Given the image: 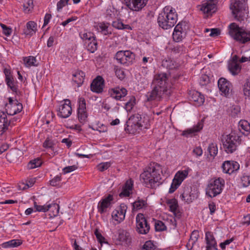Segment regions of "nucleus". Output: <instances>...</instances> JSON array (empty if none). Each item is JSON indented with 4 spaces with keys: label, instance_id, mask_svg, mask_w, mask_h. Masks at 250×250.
<instances>
[{
    "label": "nucleus",
    "instance_id": "obj_51",
    "mask_svg": "<svg viewBox=\"0 0 250 250\" xmlns=\"http://www.w3.org/2000/svg\"><path fill=\"white\" fill-rule=\"evenodd\" d=\"M181 184L175 180L174 178H173L172 180V182L171 184L170 188L169 189V193H172L174 192L180 186Z\"/></svg>",
    "mask_w": 250,
    "mask_h": 250
},
{
    "label": "nucleus",
    "instance_id": "obj_50",
    "mask_svg": "<svg viewBox=\"0 0 250 250\" xmlns=\"http://www.w3.org/2000/svg\"><path fill=\"white\" fill-rule=\"evenodd\" d=\"M23 9L25 12H29L33 8V0H26L23 5Z\"/></svg>",
    "mask_w": 250,
    "mask_h": 250
},
{
    "label": "nucleus",
    "instance_id": "obj_48",
    "mask_svg": "<svg viewBox=\"0 0 250 250\" xmlns=\"http://www.w3.org/2000/svg\"><path fill=\"white\" fill-rule=\"evenodd\" d=\"M155 229L156 231H161L166 230L167 227L162 221L158 220L155 223Z\"/></svg>",
    "mask_w": 250,
    "mask_h": 250
},
{
    "label": "nucleus",
    "instance_id": "obj_49",
    "mask_svg": "<svg viewBox=\"0 0 250 250\" xmlns=\"http://www.w3.org/2000/svg\"><path fill=\"white\" fill-rule=\"evenodd\" d=\"M199 236V234L198 231L194 230L190 235L189 242H190L192 245H194L197 242Z\"/></svg>",
    "mask_w": 250,
    "mask_h": 250
},
{
    "label": "nucleus",
    "instance_id": "obj_42",
    "mask_svg": "<svg viewBox=\"0 0 250 250\" xmlns=\"http://www.w3.org/2000/svg\"><path fill=\"white\" fill-rule=\"evenodd\" d=\"M114 70L116 77L121 80L124 79L125 75L124 70L118 66H115Z\"/></svg>",
    "mask_w": 250,
    "mask_h": 250
},
{
    "label": "nucleus",
    "instance_id": "obj_27",
    "mask_svg": "<svg viewBox=\"0 0 250 250\" xmlns=\"http://www.w3.org/2000/svg\"><path fill=\"white\" fill-rule=\"evenodd\" d=\"M108 23H105L104 22H99L94 25L95 28L99 32H100L104 35H108L111 34V31L109 29Z\"/></svg>",
    "mask_w": 250,
    "mask_h": 250
},
{
    "label": "nucleus",
    "instance_id": "obj_13",
    "mask_svg": "<svg viewBox=\"0 0 250 250\" xmlns=\"http://www.w3.org/2000/svg\"><path fill=\"white\" fill-rule=\"evenodd\" d=\"M113 200V196L111 194L103 198L98 203L97 209L98 212L102 214L108 211L112 207V201Z\"/></svg>",
    "mask_w": 250,
    "mask_h": 250
},
{
    "label": "nucleus",
    "instance_id": "obj_47",
    "mask_svg": "<svg viewBox=\"0 0 250 250\" xmlns=\"http://www.w3.org/2000/svg\"><path fill=\"white\" fill-rule=\"evenodd\" d=\"M135 99L134 97H132L125 105V109L127 112H130L133 107L135 104Z\"/></svg>",
    "mask_w": 250,
    "mask_h": 250
},
{
    "label": "nucleus",
    "instance_id": "obj_20",
    "mask_svg": "<svg viewBox=\"0 0 250 250\" xmlns=\"http://www.w3.org/2000/svg\"><path fill=\"white\" fill-rule=\"evenodd\" d=\"M127 93V90L124 87H116L108 90V94L113 98L119 100L125 97Z\"/></svg>",
    "mask_w": 250,
    "mask_h": 250
},
{
    "label": "nucleus",
    "instance_id": "obj_1",
    "mask_svg": "<svg viewBox=\"0 0 250 250\" xmlns=\"http://www.w3.org/2000/svg\"><path fill=\"white\" fill-rule=\"evenodd\" d=\"M152 83L154 85L152 90L146 95L147 101H159L164 94L167 96L170 94L172 83L169 82L168 75L166 73L156 74Z\"/></svg>",
    "mask_w": 250,
    "mask_h": 250
},
{
    "label": "nucleus",
    "instance_id": "obj_6",
    "mask_svg": "<svg viewBox=\"0 0 250 250\" xmlns=\"http://www.w3.org/2000/svg\"><path fill=\"white\" fill-rule=\"evenodd\" d=\"M229 34L235 41L241 43L250 42V31L240 27L236 23L229 25Z\"/></svg>",
    "mask_w": 250,
    "mask_h": 250
},
{
    "label": "nucleus",
    "instance_id": "obj_30",
    "mask_svg": "<svg viewBox=\"0 0 250 250\" xmlns=\"http://www.w3.org/2000/svg\"><path fill=\"white\" fill-rule=\"evenodd\" d=\"M84 46L89 52L94 53L98 48V43L96 38H94L89 41H85Z\"/></svg>",
    "mask_w": 250,
    "mask_h": 250
},
{
    "label": "nucleus",
    "instance_id": "obj_32",
    "mask_svg": "<svg viewBox=\"0 0 250 250\" xmlns=\"http://www.w3.org/2000/svg\"><path fill=\"white\" fill-rule=\"evenodd\" d=\"M190 170L189 168H187L186 169L178 171L175 174L174 178L181 184L184 179L188 176Z\"/></svg>",
    "mask_w": 250,
    "mask_h": 250
},
{
    "label": "nucleus",
    "instance_id": "obj_58",
    "mask_svg": "<svg viewBox=\"0 0 250 250\" xmlns=\"http://www.w3.org/2000/svg\"><path fill=\"white\" fill-rule=\"evenodd\" d=\"M61 175H57L50 181V184L52 186H57L59 185V182L61 181Z\"/></svg>",
    "mask_w": 250,
    "mask_h": 250
},
{
    "label": "nucleus",
    "instance_id": "obj_11",
    "mask_svg": "<svg viewBox=\"0 0 250 250\" xmlns=\"http://www.w3.org/2000/svg\"><path fill=\"white\" fill-rule=\"evenodd\" d=\"M136 231L140 234H146L150 229V226L146 219L142 213H139L136 217Z\"/></svg>",
    "mask_w": 250,
    "mask_h": 250
},
{
    "label": "nucleus",
    "instance_id": "obj_12",
    "mask_svg": "<svg viewBox=\"0 0 250 250\" xmlns=\"http://www.w3.org/2000/svg\"><path fill=\"white\" fill-rule=\"evenodd\" d=\"M77 116L80 122L83 124L87 121L88 113L86 107V101L84 98L80 97L78 102Z\"/></svg>",
    "mask_w": 250,
    "mask_h": 250
},
{
    "label": "nucleus",
    "instance_id": "obj_15",
    "mask_svg": "<svg viewBox=\"0 0 250 250\" xmlns=\"http://www.w3.org/2000/svg\"><path fill=\"white\" fill-rule=\"evenodd\" d=\"M218 0H209L199 5V9L204 14H211L217 10Z\"/></svg>",
    "mask_w": 250,
    "mask_h": 250
},
{
    "label": "nucleus",
    "instance_id": "obj_62",
    "mask_svg": "<svg viewBox=\"0 0 250 250\" xmlns=\"http://www.w3.org/2000/svg\"><path fill=\"white\" fill-rule=\"evenodd\" d=\"M94 234L99 241V242L101 243L104 242V238L102 236L100 232L99 231L98 229H96L94 231Z\"/></svg>",
    "mask_w": 250,
    "mask_h": 250
},
{
    "label": "nucleus",
    "instance_id": "obj_8",
    "mask_svg": "<svg viewBox=\"0 0 250 250\" xmlns=\"http://www.w3.org/2000/svg\"><path fill=\"white\" fill-rule=\"evenodd\" d=\"M224 185V181L219 178L210 181L206 188V194L210 197H214L222 192Z\"/></svg>",
    "mask_w": 250,
    "mask_h": 250
},
{
    "label": "nucleus",
    "instance_id": "obj_19",
    "mask_svg": "<svg viewBox=\"0 0 250 250\" xmlns=\"http://www.w3.org/2000/svg\"><path fill=\"white\" fill-rule=\"evenodd\" d=\"M239 164L236 161H226L222 165L223 171L227 174H230L239 169Z\"/></svg>",
    "mask_w": 250,
    "mask_h": 250
},
{
    "label": "nucleus",
    "instance_id": "obj_35",
    "mask_svg": "<svg viewBox=\"0 0 250 250\" xmlns=\"http://www.w3.org/2000/svg\"><path fill=\"white\" fill-rule=\"evenodd\" d=\"M146 201L138 198L132 203V210L137 211L146 207Z\"/></svg>",
    "mask_w": 250,
    "mask_h": 250
},
{
    "label": "nucleus",
    "instance_id": "obj_3",
    "mask_svg": "<svg viewBox=\"0 0 250 250\" xmlns=\"http://www.w3.org/2000/svg\"><path fill=\"white\" fill-rule=\"evenodd\" d=\"M127 129L130 133L135 134L150 126L148 117L145 115L135 114L130 117L126 122Z\"/></svg>",
    "mask_w": 250,
    "mask_h": 250
},
{
    "label": "nucleus",
    "instance_id": "obj_53",
    "mask_svg": "<svg viewBox=\"0 0 250 250\" xmlns=\"http://www.w3.org/2000/svg\"><path fill=\"white\" fill-rule=\"evenodd\" d=\"M210 31V33L209 34V36L212 37H215L218 36H219L220 34V29L218 28H212L210 30L208 29H206L205 32H209Z\"/></svg>",
    "mask_w": 250,
    "mask_h": 250
},
{
    "label": "nucleus",
    "instance_id": "obj_39",
    "mask_svg": "<svg viewBox=\"0 0 250 250\" xmlns=\"http://www.w3.org/2000/svg\"><path fill=\"white\" fill-rule=\"evenodd\" d=\"M21 242L19 240L13 239L2 244L3 248H14L19 246Z\"/></svg>",
    "mask_w": 250,
    "mask_h": 250
},
{
    "label": "nucleus",
    "instance_id": "obj_61",
    "mask_svg": "<svg viewBox=\"0 0 250 250\" xmlns=\"http://www.w3.org/2000/svg\"><path fill=\"white\" fill-rule=\"evenodd\" d=\"M112 25L113 27L118 29H122L124 28V23L119 20L113 21Z\"/></svg>",
    "mask_w": 250,
    "mask_h": 250
},
{
    "label": "nucleus",
    "instance_id": "obj_45",
    "mask_svg": "<svg viewBox=\"0 0 250 250\" xmlns=\"http://www.w3.org/2000/svg\"><path fill=\"white\" fill-rule=\"evenodd\" d=\"M23 62L26 67H30L34 65L36 62V58L33 56H29L23 58Z\"/></svg>",
    "mask_w": 250,
    "mask_h": 250
},
{
    "label": "nucleus",
    "instance_id": "obj_2",
    "mask_svg": "<svg viewBox=\"0 0 250 250\" xmlns=\"http://www.w3.org/2000/svg\"><path fill=\"white\" fill-rule=\"evenodd\" d=\"M161 172L162 168L159 164L151 163L140 175L141 180L146 187L152 188H155L161 183Z\"/></svg>",
    "mask_w": 250,
    "mask_h": 250
},
{
    "label": "nucleus",
    "instance_id": "obj_23",
    "mask_svg": "<svg viewBox=\"0 0 250 250\" xmlns=\"http://www.w3.org/2000/svg\"><path fill=\"white\" fill-rule=\"evenodd\" d=\"M104 80L102 77L97 76L91 84V89L96 93H101L103 90Z\"/></svg>",
    "mask_w": 250,
    "mask_h": 250
},
{
    "label": "nucleus",
    "instance_id": "obj_43",
    "mask_svg": "<svg viewBox=\"0 0 250 250\" xmlns=\"http://www.w3.org/2000/svg\"><path fill=\"white\" fill-rule=\"evenodd\" d=\"M35 182V180L34 179H30V180L26 181V184H24V183H20L19 185V188L21 189L24 190L32 187Z\"/></svg>",
    "mask_w": 250,
    "mask_h": 250
},
{
    "label": "nucleus",
    "instance_id": "obj_37",
    "mask_svg": "<svg viewBox=\"0 0 250 250\" xmlns=\"http://www.w3.org/2000/svg\"><path fill=\"white\" fill-rule=\"evenodd\" d=\"M9 125L8 123L7 116L3 114L0 116V132H4Z\"/></svg>",
    "mask_w": 250,
    "mask_h": 250
},
{
    "label": "nucleus",
    "instance_id": "obj_59",
    "mask_svg": "<svg viewBox=\"0 0 250 250\" xmlns=\"http://www.w3.org/2000/svg\"><path fill=\"white\" fill-rule=\"evenodd\" d=\"M54 143L51 140L47 139L43 143V146L45 148H50L54 150Z\"/></svg>",
    "mask_w": 250,
    "mask_h": 250
},
{
    "label": "nucleus",
    "instance_id": "obj_55",
    "mask_svg": "<svg viewBox=\"0 0 250 250\" xmlns=\"http://www.w3.org/2000/svg\"><path fill=\"white\" fill-rule=\"evenodd\" d=\"M241 183L244 187H247L250 185V176L243 175L241 177Z\"/></svg>",
    "mask_w": 250,
    "mask_h": 250
},
{
    "label": "nucleus",
    "instance_id": "obj_4",
    "mask_svg": "<svg viewBox=\"0 0 250 250\" xmlns=\"http://www.w3.org/2000/svg\"><path fill=\"white\" fill-rule=\"evenodd\" d=\"M177 21V14L176 11L170 6L164 7L157 18L159 26L164 29H168L173 27Z\"/></svg>",
    "mask_w": 250,
    "mask_h": 250
},
{
    "label": "nucleus",
    "instance_id": "obj_34",
    "mask_svg": "<svg viewBox=\"0 0 250 250\" xmlns=\"http://www.w3.org/2000/svg\"><path fill=\"white\" fill-rule=\"evenodd\" d=\"M192 100L196 103L197 105H201L205 101V98L201 93L194 91L192 94Z\"/></svg>",
    "mask_w": 250,
    "mask_h": 250
},
{
    "label": "nucleus",
    "instance_id": "obj_56",
    "mask_svg": "<svg viewBox=\"0 0 250 250\" xmlns=\"http://www.w3.org/2000/svg\"><path fill=\"white\" fill-rule=\"evenodd\" d=\"M209 82V78L207 75H202L200 78L199 83L202 85H206Z\"/></svg>",
    "mask_w": 250,
    "mask_h": 250
},
{
    "label": "nucleus",
    "instance_id": "obj_18",
    "mask_svg": "<svg viewBox=\"0 0 250 250\" xmlns=\"http://www.w3.org/2000/svg\"><path fill=\"white\" fill-rule=\"evenodd\" d=\"M64 101V103L60 105L58 115L62 118H66L71 114L72 108L69 100L65 99Z\"/></svg>",
    "mask_w": 250,
    "mask_h": 250
},
{
    "label": "nucleus",
    "instance_id": "obj_60",
    "mask_svg": "<svg viewBox=\"0 0 250 250\" xmlns=\"http://www.w3.org/2000/svg\"><path fill=\"white\" fill-rule=\"evenodd\" d=\"M77 168L78 166L76 165L68 166L64 167L62 169V171L64 174H66L77 169Z\"/></svg>",
    "mask_w": 250,
    "mask_h": 250
},
{
    "label": "nucleus",
    "instance_id": "obj_9",
    "mask_svg": "<svg viewBox=\"0 0 250 250\" xmlns=\"http://www.w3.org/2000/svg\"><path fill=\"white\" fill-rule=\"evenodd\" d=\"M114 58L118 63L128 66L133 63L135 59V54L129 50H121L116 53Z\"/></svg>",
    "mask_w": 250,
    "mask_h": 250
},
{
    "label": "nucleus",
    "instance_id": "obj_10",
    "mask_svg": "<svg viewBox=\"0 0 250 250\" xmlns=\"http://www.w3.org/2000/svg\"><path fill=\"white\" fill-rule=\"evenodd\" d=\"M188 25L186 21L178 23L174 28L172 34L173 40L176 42L182 41L186 36Z\"/></svg>",
    "mask_w": 250,
    "mask_h": 250
},
{
    "label": "nucleus",
    "instance_id": "obj_31",
    "mask_svg": "<svg viewBox=\"0 0 250 250\" xmlns=\"http://www.w3.org/2000/svg\"><path fill=\"white\" fill-rule=\"evenodd\" d=\"M228 69L230 73L233 75H238L241 69V66L238 62H229Z\"/></svg>",
    "mask_w": 250,
    "mask_h": 250
},
{
    "label": "nucleus",
    "instance_id": "obj_29",
    "mask_svg": "<svg viewBox=\"0 0 250 250\" xmlns=\"http://www.w3.org/2000/svg\"><path fill=\"white\" fill-rule=\"evenodd\" d=\"M84 77V73L82 71L79 70L73 75V81L78 87H79L83 83Z\"/></svg>",
    "mask_w": 250,
    "mask_h": 250
},
{
    "label": "nucleus",
    "instance_id": "obj_14",
    "mask_svg": "<svg viewBox=\"0 0 250 250\" xmlns=\"http://www.w3.org/2000/svg\"><path fill=\"white\" fill-rule=\"evenodd\" d=\"M127 208V206L124 203H122L112 212V218L118 223H121L125 218Z\"/></svg>",
    "mask_w": 250,
    "mask_h": 250
},
{
    "label": "nucleus",
    "instance_id": "obj_54",
    "mask_svg": "<svg viewBox=\"0 0 250 250\" xmlns=\"http://www.w3.org/2000/svg\"><path fill=\"white\" fill-rule=\"evenodd\" d=\"M110 166V163L109 162L102 163L97 166L98 169L100 171H104L106 170Z\"/></svg>",
    "mask_w": 250,
    "mask_h": 250
},
{
    "label": "nucleus",
    "instance_id": "obj_46",
    "mask_svg": "<svg viewBox=\"0 0 250 250\" xmlns=\"http://www.w3.org/2000/svg\"><path fill=\"white\" fill-rule=\"evenodd\" d=\"M42 164V162L40 159H35L31 161L27 165L28 168L33 169L40 167Z\"/></svg>",
    "mask_w": 250,
    "mask_h": 250
},
{
    "label": "nucleus",
    "instance_id": "obj_22",
    "mask_svg": "<svg viewBox=\"0 0 250 250\" xmlns=\"http://www.w3.org/2000/svg\"><path fill=\"white\" fill-rule=\"evenodd\" d=\"M204 126V122L203 120L199 121L197 125L193 127L183 131L182 135L186 137H191L200 130H201Z\"/></svg>",
    "mask_w": 250,
    "mask_h": 250
},
{
    "label": "nucleus",
    "instance_id": "obj_33",
    "mask_svg": "<svg viewBox=\"0 0 250 250\" xmlns=\"http://www.w3.org/2000/svg\"><path fill=\"white\" fill-rule=\"evenodd\" d=\"M37 30V24L33 21H30L26 23V27L24 33L27 35L32 36L35 33Z\"/></svg>",
    "mask_w": 250,
    "mask_h": 250
},
{
    "label": "nucleus",
    "instance_id": "obj_38",
    "mask_svg": "<svg viewBox=\"0 0 250 250\" xmlns=\"http://www.w3.org/2000/svg\"><path fill=\"white\" fill-rule=\"evenodd\" d=\"M166 203L169 207L170 211L175 213L178 207V202L175 198L167 199Z\"/></svg>",
    "mask_w": 250,
    "mask_h": 250
},
{
    "label": "nucleus",
    "instance_id": "obj_21",
    "mask_svg": "<svg viewBox=\"0 0 250 250\" xmlns=\"http://www.w3.org/2000/svg\"><path fill=\"white\" fill-rule=\"evenodd\" d=\"M117 240L119 244L127 245L131 242V237L129 233L125 230L120 229L118 230Z\"/></svg>",
    "mask_w": 250,
    "mask_h": 250
},
{
    "label": "nucleus",
    "instance_id": "obj_57",
    "mask_svg": "<svg viewBox=\"0 0 250 250\" xmlns=\"http://www.w3.org/2000/svg\"><path fill=\"white\" fill-rule=\"evenodd\" d=\"M181 199L186 201L188 203H189L192 202V199L191 196L188 195V192L184 191L182 195L180 196Z\"/></svg>",
    "mask_w": 250,
    "mask_h": 250
},
{
    "label": "nucleus",
    "instance_id": "obj_63",
    "mask_svg": "<svg viewBox=\"0 0 250 250\" xmlns=\"http://www.w3.org/2000/svg\"><path fill=\"white\" fill-rule=\"evenodd\" d=\"M67 3L64 0H60L57 4V10L60 11L63 7H64Z\"/></svg>",
    "mask_w": 250,
    "mask_h": 250
},
{
    "label": "nucleus",
    "instance_id": "obj_36",
    "mask_svg": "<svg viewBox=\"0 0 250 250\" xmlns=\"http://www.w3.org/2000/svg\"><path fill=\"white\" fill-rule=\"evenodd\" d=\"M206 240L208 245L212 246L216 250L217 243L211 232L208 231L206 233Z\"/></svg>",
    "mask_w": 250,
    "mask_h": 250
},
{
    "label": "nucleus",
    "instance_id": "obj_5",
    "mask_svg": "<svg viewBox=\"0 0 250 250\" xmlns=\"http://www.w3.org/2000/svg\"><path fill=\"white\" fill-rule=\"evenodd\" d=\"M242 134L244 133H237L232 131L229 134L225 136L222 139L223 148L227 153L234 152L238 146L241 143Z\"/></svg>",
    "mask_w": 250,
    "mask_h": 250
},
{
    "label": "nucleus",
    "instance_id": "obj_25",
    "mask_svg": "<svg viewBox=\"0 0 250 250\" xmlns=\"http://www.w3.org/2000/svg\"><path fill=\"white\" fill-rule=\"evenodd\" d=\"M34 207L37 211L46 212L49 210V208H54L56 210L55 212L54 213L53 216H57L59 211V206L57 204H53L52 205H48L47 206H40L38 205L36 202H34Z\"/></svg>",
    "mask_w": 250,
    "mask_h": 250
},
{
    "label": "nucleus",
    "instance_id": "obj_16",
    "mask_svg": "<svg viewBox=\"0 0 250 250\" xmlns=\"http://www.w3.org/2000/svg\"><path fill=\"white\" fill-rule=\"evenodd\" d=\"M126 6L133 11H141L147 4L148 0H124Z\"/></svg>",
    "mask_w": 250,
    "mask_h": 250
},
{
    "label": "nucleus",
    "instance_id": "obj_44",
    "mask_svg": "<svg viewBox=\"0 0 250 250\" xmlns=\"http://www.w3.org/2000/svg\"><path fill=\"white\" fill-rule=\"evenodd\" d=\"M208 150L210 155L214 157L217 155L218 152L217 146L214 144L211 143L208 146Z\"/></svg>",
    "mask_w": 250,
    "mask_h": 250
},
{
    "label": "nucleus",
    "instance_id": "obj_52",
    "mask_svg": "<svg viewBox=\"0 0 250 250\" xmlns=\"http://www.w3.org/2000/svg\"><path fill=\"white\" fill-rule=\"evenodd\" d=\"M0 26L2 29V33L6 36H9L12 33V29L9 27H7L6 25L0 23Z\"/></svg>",
    "mask_w": 250,
    "mask_h": 250
},
{
    "label": "nucleus",
    "instance_id": "obj_17",
    "mask_svg": "<svg viewBox=\"0 0 250 250\" xmlns=\"http://www.w3.org/2000/svg\"><path fill=\"white\" fill-rule=\"evenodd\" d=\"M218 86L221 95L226 97L228 96L232 90V85L231 83L227 79L224 78H221L218 81Z\"/></svg>",
    "mask_w": 250,
    "mask_h": 250
},
{
    "label": "nucleus",
    "instance_id": "obj_40",
    "mask_svg": "<svg viewBox=\"0 0 250 250\" xmlns=\"http://www.w3.org/2000/svg\"><path fill=\"white\" fill-rule=\"evenodd\" d=\"M162 66L169 70H172L176 67L175 62L170 59L163 60L162 61Z\"/></svg>",
    "mask_w": 250,
    "mask_h": 250
},
{
    "label": "nucleus",
    "instance_id": "obj_26",
    "mask_svg": "<svg viewBox=\"0 0 250 250\" xmlns=\"http://www.w3.org/2000/svg\"><path fill=\"white\" fill-rule=\"evenodd\" d=\"M133 182L131 180H127L123 187L122 190L119 194L121 198L128 197L132 192Z\"/></svg>",
    "mask_w": 250,
    "mask_h": 250
},
{
    "label": "nucleus",
    "instance_id": "obj_7",
    "mask_svg": "<svg viewBox=\"0 0 250 250\" xmlns=\"http://www.w3.org/2000/svg\"><path fill=\"white\" fill-rule=\"evenodd\" d=\"M247 4V0H230L229 8L235 20H243L244 11Z\"/></svg>",
    "mask_w": 250,
    "mask_h": 250
},
{
    "label": "nucleus",
    "instance_id": "obj_64",
    "mask_svg": "<svg viewBox=\"0 0 250 250\" xmlns=\"http://www.w3.org/2000/svg\"><path fill=\"white\" fill-rule=\"evenodd\" d=\"M153 248V245L150 241H147L146 242L145 245H144L143 250H152Z\"/></svg>",
    "mask_w": 250,
    "mask_h": 250
},
{
    "label": "nucleus",
    "instance_id": "obj_41",
    "mask_svg": "<svg viewBox=\"0 0 250 250\" xmlns=\"http://www.w3.org/2000/svg\"><path fill=\"white\" fill-rule=\"evenodd\" d=\"M80 36L82 39L84 41V42L87 41H89L94 38H96L94 34L90 32L84 31L83 32H81Z\"/></svg>",
    "mask_w": 250,
    "mask_h": 250
},
{
    "label": "nucleus",
    "instance_id": "obj_24",
    "mask_svg": "<svg viewBox=\"0 0 250 250\" xmlns=\"http://www.w3.org/2000/svg\"><path fill=\"white\" fill-rule=\"evenodd\" d=\"M3 72L5 76V82L8 86L12 91L17 92L18 88L17 86L15 84L14 78L11 74L10 70L5 68Z\"/></svg>",
    "mask_w": 250,
    "mask_h": 250
},
{
    "label": "nucleus",
    "instance_id": "obj_28",
    "mask_svg": "<svg viewBox=\"0 0 250 250\" xmlns=\"http://www.w3.org/2000/svg\"><path fill=\"white\" fill-rule=\"evenodd\" d=\"M238 130L234 131L235 132L244 133L245 135H247L250 132V124L246 120L240 121L238 123Z\"/></svg>",
    "mask_w": 250,
    "mask_h": 250
}]
</instances>
